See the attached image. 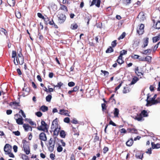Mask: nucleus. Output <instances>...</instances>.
I'll return each mask as SVG.
<instances>
[{
  "instance_id": "nucleus-58",
  "label": "nucleus",
  "mask_w": 160,
  "mask_h": 160,
  "mask_svg": "<svg viewBox=\"0 0 160 160\" xmlns=\"http://www.w3.org/2000/svg\"><path fill=\"white\" fill-rule=\"evenodd\" d=\"M63 121L65 122L69 123L70 122V119L68 117H66L64 118Z\"/></svg>"
},
{
  "instance_id": "nucleus-54",
  "label": "nucleus",
  "mask_w": 160,
  "mask_h": 160,
  "mask_svg": "<svg viewBox=\"0 0 160 160\" xmlns=\"http://www.w3.org/2000/svg\"><path fill=\"white\" fill-rule=\"evenodd\" d=\"M35 114L38 117H40L42 116V113L41 112H40V111H38V112H36Z\"/></svg>"
},
{
  "instance_id": "nucleus-50",
  "label": "nucleus",
  "mask_w": 160,
  "mask_h": 160,
  "mask_svg": "<svg viewBox=\"0 0 160 160\" xmlns=\"http://www.w3.org/2000/svg\"><path fill=\"white\" fill-rule=\"evenodd\" d=\"M12 133L13 134H14L17 136H19L20 135V133L18 131H13Z\"/></svg>"
},
{
  "instance_id": "nucleus-6",
  "label": "nucleus",
  "mask_w": 160,
  "mask_h": 160,
  "mask_svg": "<svg viewBox=\"0 0 160 160\" xmlns=\"http://www.w3.org/2000/svg\"><path fill=\"white\" fill-rule=\"evenodd\" d=\"M58 23L60 24L63 23L65 21L66 19V16L62 13H59L58 16Z\"/></svg>"
},
{
  "instance_id": "nucleus-51",
  "label": "nucleus",
  "mask_w": 160,
  "mask_h": 160,
  "mask_svg": "<svg viewBox=\"0 0 160 160\" xmlns=\"http://www.w3.org/2000/svg\"><path fill=\"white\" fill-rule=\"evenodd\" d=\"M55 155L53 153H51L50 155V157L52 160H54L55 159Z\"/></svg>"
},
{
  "instance_id": "nucleus-38",
  "label": "nucleus",
  "mask_w": 160,
  "mask_h": 160,
  "mask_svg": "<svg viewBox=\"0 0 160 160\" xmlns=\"http://www.w3.org/2000/svg\"><path fill=\"white\" fill-rule=\"evenodd\" d=\"M152 51V50L150 49H148L147 50H144L143 52H142V53L143 54H147L148 53H150Z\"/></svg>"
},
{
  "instance_id": "nucleus-26",
  "label": "nucleus",
  "mask_w": 160,
  "mask_h": 160,
  "mask_svg": "<svg viewBox=\"0 0 160 160\" xmlns=\"http://www.w3.org/2000/svg\"><path fill=\"white\" fill-rule=\"evenodd\" d=\"M117 61L120 65H121L123 63H124V61L122 59V57L119 56L118 57Z\"/></svg>"
},
{
  "instance_id": "nucleus-62",
  "label": "nucleus",
  "mask_w": 160,
  "mask_h": 160,
  "mask_svg": "<svg viewBox=\"0 0 160 160\" xmlns=\"http://www.w3.org/2000/svg\"><path fill=\"white\" fill-rule=\"evenodd\" d=\"M121 133H126L127 132V131L124 128H122L120 130Z\"/></svg>"
},
{
  "instance_id": "nucleus-53",
  "label": "nucleus",
  "mask_w": 160,
  "mask_h": 160,
  "mask_svg": "<svg viewBox=\"0 0 160 160\" xmlns=\"http://www.w3.org/2000/svg\"><path fill=\"white\" fill-rule=\"evenodd\" d=\"M6 155H8L10 157L14 158L15 157V156L13 153H12L11 152H10L7 153Z\"/></svg>"
},
{
  "instance_id": "nucleus-32",
  "label": "nucleus",
  "mask_w": 160,
  "mask_h": 160,
  "mask_svg": "<svg viewBox=\"0 0 160 160\" xmlns=\"http://www.w3.org/2000/svg\"><path fill=\"white\" fill-rule=\"evenodd\" d=\"M102 111H105L106 113H108V112L107 110V106L106 104L103 103L102 104Z\"/></svg>"
},
{
  "instance_id": "nucleus-33",
  "label": "nucleus",
  "mask_w": 160,
  "mask_h": 160,
  "mask_svg": "<svg viewBox=\"0 0 160 160\" xmlns=\"http://www.w3.org/2000/svg\"><path fill=\"white\" fill-rule=\"evenodd\" d=\"M60 135L61 138H64L66 136V132L63 130H61L60 132Z\"/></svg>"
},
{
  "instance_id": "nucleus-31",
  "label": "nucleus",
  "mask_w": 160,
  "mask_h": 160,
  "mask_svg": "<svg viewBox=\"0 0 160 160\" xmlns=\"http://www.w3.org/2000/svg\"><path fill=\"white\" fill-rule=\"evenodd\" d=\"M72 129L73 131L74 132V135H77L78 136H79V131L78 130V128H75L73 127H72Z\"/></svg>"
},
{
  "instance_id": "nucleus-13",
  "label": "nucleus",
  "mask_w": 160,
  "mask_h": 160,
  "mask_svg": "<svg viewBox=\"0 0 160 160\" xmlns=\"http://www.w3.org/2000/svg\"><path fill=\"white\" fill-rule=\"evenodd\" d=\"M100 3L101 0H92L90 6L95 4L97 7L99 8L100 7Z\"/></svg>"
},
{
  "instance_id": "nucleus-12",
  "label": "nucleus",
  "mask_w": 160,
  "mask_h": 160,
  "mask_svg": "<svg viewBox=\"0 0 160 160\" xmlns=\"http://www.w3.org/2000/svg\"><path fill=\"white\" fill-rule=\"evenodd\" d=\"M134 71L135 72V74L138 77H140V78H142V77L141 76V75H143V72H140L139 71V68L138 67H136L135 69H134Z\"/></svg>"
},
{
  "instance_id": "nucleus-21",
  "label": "nucleus",
  "mask_w": 160,
  "mask_h": 160,
  "mask_svg": "<svg viewBox=\"0 0 160 160\" xmlns=\"http://www.w3.org/2000/svg\"><path fill=\"white\" fill-rule=\"evenodd\" d=\"M59 9L65 12H67L68 11V8L65 5L63 4L60 5Z\"/></svg>"
},
{
  "instance_id": "nucleus-34",
  "label": "nucleus",
  "mask_w": 160,
  "mask_h": 160,
  "mask_svg": "<svg viewBox=\"0 0 160 160\" xmlns=\"http://www.w3.org/2000/svg\"><path fill=\"white\" fill-rule=\"evenodd\" d=\"M40 110L43 112H45L48 110V108L47 106L43 105L41 107Z\"/></svg>"
},
{
  "instance_id": "nucleus-43",
  "label": "nucleus",
  "mask_w": 160,
  "mask_h": 160,
  "mask_svg": "<svg viewBox=\"0 0 160 160\" xmlns=\"http://www.w3.org/2000/svg\"><path fill=\"white\" fill-rule=\"evenodd\" d=\"M129 91L128 89V87H124L123 90V92L124 93H126L129 92Z\"/></svg>"
},
{
  "instance_id": "nucleus-19",
  "label": "nucleus",
  "mask_w": 160,
  "mask_h": 160,
  "mask_svg": "<svg viewBox=\"0 0 160 160\" xmlns=\"http://www.w3.org/2000/svg\"><path fill=\"white\" fill-rule=\"evenodd\" d=\"M134 142L132 138H131L126 142V145L128 147L131 146Z\"/></svg>"
},
{
  "instance_id": "nucleus-52",
  "label": "nucleus",
  "mask_w": 160,
  "mask_h": 160,
  "mask_svg": "<svg viewBox=\"0 0 160 160\" xmlns=\"http://www.w3.org/2000/svg\"><path fill=\"white\" fill-rule=\"evenodd\" d=\"M140 56L138 55L134 54L131 56V58L133 59H138Z\"/></svg>"
},
{
  "instance_id": "nucleus-8",
  "label": "nucleus",
  "mask_w": 160,
  "mask_h": 160,
  "mask_svg": "<svg viewBox=\"0 0 160 160\" xmlns=\"http://www.w3.org/2000/svg\"><path fill=\"white\" fill-rule=\"evenodd\" d=\"M144 25L143 24H141L139 27V28L137 29V33H138L139 35H142L143 33L144 32Z\"/></svg>"
},
{
  "instance_id": "nucleus-56",
  "label": "nucleus",
  "mask_w": 160,
  "mask_h": 160,
  "mask_svg": "<svg viewBox=\"0 0 160 160\" xmlns=\"http://www.w3.org/2000/svg\"><path fill=\"white\" fill-rule=\"evenodd\" d=\"M136 157L137 158L142 159L143 157V153H141L139 155L138 154L136 155Z\"/></svg>"
},
{
  "instance_id": "nucleus-11",
  "label": "nucleus",
  "mask_w": 160,
  "mask_h": 160,
  "mask_svg": "<svg viewBox=\"0 0 160 160\" xmlns=\"http://www.w3.org/2000/svg\"><path fill=\"white\" fill-rule=\"evenodd\" d=\"M39 139L41 141L45 142L47 140V137L46 134L44 132H41L39 135Z\"/></svg>"
},
{
  "instance_id": "nucleus-55",
  "label": "nucleus",
  "mask_w": 160,
  "mask_h": 160,
  "mask_svg": "<svg viewBox=\"0 0 160 160\" xmlns=\"http://www.w3.org/2000/svg\"><path fill=\"white\" fill-rule=\"evenodd\" d=\"M75 83L73 82H71L68 83V85L70 87H72L74 86Z\"/></svg>"
},
{
  "instance_id": "nucleus-1",
  "label": "nucleus",
  "mask_w": 160,
  "mask_h": 160,
  "mask_svg": "<svg viewBox=\"0 0 160 160\" xmlns=\"http://www.w3.org/2000/svg\"><path fill=\"white\" fill-rule=\"evenodd\" d=\"M18 56L16 57V62L14 60V64L16 65H18L19 64L22 65L24 62V58L22 54V49L21 48L17 50Z\"/></svg>"
},
{
  "instance_id": "nucleus-64",
  "label": "nucleus",
  "mask_w": 160,
  "mask_h": 160,
  "mask_svg": "<svg viewBox=\"0 0 160 160\" xmlns=\"http://www.w3.org/2000/svg\"><path fill=\"white\" fill-rule=\"evenodd\" d=\"M37 15L38 16V17L41 18H42L43 19V18H44V17L42 15V14L40 13H37Z\"/></svg>"
},
{
  "instance_id": "nucleus-35",
  "label": "nucleus",
  "mask_w": 160,
  "mask_h": 160,
  "mask_svg": "<svg viewBox=\"0 0 160 160\" xmlns=\"http://www.w3.org/2000/svg\"><path fill=\"white\" fill-rule=\"evenodd\" d=\"M78 25L76 23L72 24L71 25V28L73 30H75L78 28Z\"/></svg>"
},
{
  "instance_id": "nucleus-9",
  "label": "nucleus",
  "mask_w": 160,
  "mask_h": 160,
  "mask_svg": "<svg viewBox=\"0 0 160 160\" xmlns=\"http://www.w3.org/2000/svg\"><path fill=\"white\" fill-rule=\"evenodd\" d=\"M4 151L5 154L11 152L12 147L11 145L8 144H6L4 147Z\"/></svg>"
},
{
  "instance_id": "nucleus-47",
  "label": "nucleus",
  "mask_w": 160,
  "mask_h": 160,
  "mask_svg": "<svg viewBox=\"0 0 160 160\" xmlns=\"http://www.w3.org/2000/svg\"><path fill=\"white\" fill-rule=\"evenodd\" d=\"M126 33L125 32H123L122 34L120 36V37L118 38V39L119 40H120L121 39H122L125 36Z\"/></svg>"
},
{
  "instance_id": "nucleus-24",
  "label": "nucleus",
  "mask_w": 160,
  "mask_h": 160,
  "mask_svg": "<svg viewBox=\"0 0 160 160\" xmlns=\"http://www.w3.org/2000/svg\"><path fill=\"white\" fill-rule=\"evenodd\" d=\"M17 123L19 125H22L23 124V118L22 117L18 118H15Z\"/></svg>"
},
{
  "instance_id": "nucleus-42",
  "label": "nucleus",
  "mask_w": 160,
  "mask_h": 160,
  "mask_svg": "<svg viewBox=\"0 0 160 160\" xmlns=\"http://www.w3.org/2000/svg\"><path fill=\"white\" fill-rule=\"evenodd\" d=\"M127 51L126 50H122L121 51L120 53V54L119 56L122 57V55L127 54Z\"/></svg>"
},
{
  "instance_id": "nucleus-36",
  "label": "nucleus",
  "mask_w": 160,
  "mask_h": 160,
  "mask_svg": "<svg viewBox=\"0 0 160 160\" xmlns=\"http://www.w3.org/2000/svg\"><path fill=\"white\" fill-rule=\"evenodd\" d=\"M119 111L117 108L114 109V114L115 117H118L119 114Z\"/></svg>"
},
{
  "instance_id": "nucleus-57",
  "label": "nucleus",
  "mask_w": 160,
  "mask_h": 160,
  "mask_svg": "<svg viewBox=\"0 0 160 160\" xmlns=\"http://www.w3.org/2000/svg\"><path fill=\"white\" fill-rule=\"evenodd\" d=\"M123 83V82L122 81L115 88V91H117L118 89L120 88L121 87L122 85V84ZM116 92V91H115Z\"/></svg>"
},
{
  "instance_id": "nucleus-63",
  "label": "nucleus",
  "mask_w": 160,
  "mask_h": 160,
  "mask_svg": "<svg viewBox=\"0 0 160 160\" xmlns=\"http://www.w3.org/2000/svg\"><path fill=\"white\" fill-rule=\"evenodd\" d=\"M70 160H76L75 155L73 153H72L70 158Z\"/></svg>"
},
{
  "instance_id": "nucleus-17",
  "label": "nucleus",
  "mask_w": 160,
  "mask_h": 160,
  "mask_svg": "<svg viewBox=\"0 0 160 160\" xmlns=\"http://www.w3.org/2000/svg\"><path fill=\"white\" fill-rule=\"evenodd\" d=\"M149 96H148L147 97V103L146 105L147 106H148V105H149L150 104H152V105H153L154 102V99H153L152 98H150V100H148L149 98Z\"/></svg>"
},
{
  "instance_id": "nucleus-23",
  "label": "nucleus",
  "mask_w": 160,
  "mask_h": 160,
  "mask_svg": "<svg viewBox=\"0 0 160 160\" xmlns=\"http://www.w3.org/2000/svg\"><path fill=\"white\" fill-rule=\"evenodd\" d=\"M22 90L24 92L22 94L23 97L26 96L29 94L30 90L29 88H26L25 89L24 88H23Z\"/></svg>"
},
{
  "instance_id": "nucleus-2",
  "label": "nucleus",
  "mask_w": 160,
  "mask_h": 160,
  "mask_svg": "<svg viewBox=\"0 0 160 160\" xmlns=\"http://www.w3.org/2000/svg\"><path fill=\"white\" fill-rule=\"evenodd\" d=\"M148 116V113L146 110H142L139 114H137V116L133 117L135 120L138 121H141L144 120V117H147Z\"/></svg>"
},
{
  "instance_id": "nucleus-61",
  "label": "nucleus",
  "mask_w": 160,
  "mask_h": 160,
  "mask_svg": "<svg viewBox=\"0 0 160 160\" xmlns=\"http://www.w3.org/2000/svg\"><path fill=\"white\" fill-rule=\"evenodd\" d=\"M19 113H21V114H22V115L23 116V117L24 118H25L26 117V115H25V113H24L23 111L22 110V109H21L20 111H19Z\"/></svg>"
},
{
  "instance_id": "nucleus-5",
  "label": "nucleus",
  "mask_w": 160,
  "mask_h": 160,
  "mask_svg": "<svg viewBox=\"0 0 160 160\" xmlns=\"http://www.w3.org/2000/svg\"><path fill=\"white\" fill-rule=\"evenodd\" d=\"M55 141H53L51 138L48 141V145L49 151L51 152H53L54 150Z\"/></svg>"
},
{
  "instance_id": "nucleus-18",
  "label": "nucleus",
  "mask_w": 160,
  "mask_h": 160,
  "mask_svg": "<svg viewBox=\"0 0 160 160\" xmlns=\"http://www.w3.org/2000/svg\"><path fill=\"white\" fill-rule=\"evenodd\" d=\"M59 111L60 112L59 113L61 115L70 116L68 114V110H65L64 109H60Z\"/></svg>"
},
{
  "instance_id": "nucleus-29",
  "label": "nucleus",
  "mask_w": 160,
  "mask_h": 160,
  "mask_svg": "<svg viewBox=\"0 0 160 160\" xmlns=\"http://www.w3.org/2000/svg\"><path fill=\"white\" fill-rule=\"evenodd\" d=\"M160 39V35H158V36L153 37L152 38L153 42V43L159 41Z\"/></svg>"
},
{
  "instance_id": "nucleus-44",
  "label": "nucleus",
  "mask_w": 160,
  "mask_h": 160,
  "mask_svg": "<svg viewBox=\"0 0 160 160\" xmlns=\"http://www.w3.org/2000/svg\"><path fill=\"white\" fill-rule=\"evenodd\" d=\"M16 16L18 19H20L21 17V14L20 12L18 11L16 12Z\"/></svg>"
},
{
  "instance_id": "nucleus-40",
  "label": "nucleus",
  "mask_w": 160,
  "mask_h": 160,
  "mask_svg": "<svg viewBox=\"0 0 160 160\" xmlns=\"http://www.w3.org/2000/svg\"><path fill=\"white\" fill-rule=\"evenodd\" d=\"M0 31L2 32L6 36H7L8 35V32L4 28H0Z\"/></svg>"
},
{
  "instance_id": "nucleus-45",
  "label": "nucleus",
  "mask_w": 160,
  "mask_h": 160,
  "mask_svg": "<svg viewBox=\"0 0 160 160\" xmlns=\"http://www.w3.org/2000/svg\"><path fill=\"white\" fill-rule=\"evenodd\" d=\"M52 97L51 95H48L46 98V100L47 101L49 102L51 101Z\"/></svg>"
},
{
  "instance_id": "nucleus-39",
  "label": "nucleus",
  "mask_w": 160,
  "mask_h": 160,
  "mask_svg": "<svg viewBox=\"0 0 160 160\" xmlns=\"http://www.w3.org/2000/svg\"><path fill=\"white\" fill-rule=\"evenodd\" d=\"M113 49L111 47H110L108 48L106 51V53H109L113 52Z\"/></svg>"
},
{
  "instance_id": "nucleus-46",
  "label": "nucleus",
  "mask_w": 160,
  "mask_h": 160,
  "mask_svg": "<svg viewBox=\"0 0 160 160\" xmlns=\"http://www.w3.org/2000/svg\"><path fill=\"white\" fill-rule=\"evenodd\" d=\"M63 85V83L61 82H58L57 84L56 85L57 87H58L59 89H61V87Z\"/></svg>"
},
{
  "instance_id": "nucleus-28",
  "label": "nucleus",
  "mask_w": 160,
  "mask_h": 160,
  "mask_svg": "<svg viewBox=\"0 0 160 160\" xmlns=\"http://www.w3.org/2000/svg\"><path fill=\"white\" fill-rule=\"evenodd\" d=\"M54 130L53 131V135L54 136H57L59 133L60 130V128H54Z\"/></svg>"
},
{
  "instance_id": "nucleus-16",
  "label": "nucleus",
  "mask_w": 160,
  "mask_h": 160,
  "mask_svg": "<svg viewBox=\"0 0 160 160\" xmlns=\"http://www.w3.org/2000/svg\"><path fill=\"white\" fill-rule=\"evenodd\" d=\"M138 18H140L141 21H143L146 19L144 13L143 12H140L138 16Z\"/></svg>"
},
{
  "instance_id": "nucleus-4",
  "label": "nucleus",
  "mask_w": 160,
  "mask_h": 160,
  "mask_svg": "<svg viewBox=\"0 0 160 160\" xmlns=\"http://www.w3.org/2000/svg\"><path fill=\"white\" fill-rule=\"evenodd\" d=\"M38 130L43 131H48V127L47 124L43 120L41 121V125L37 127Z\"/></svg>"
},
{
  "instance_id": "nucleus-59",
  "label": "nucleus",
  "mask_w": 160,
  "mask_h": 160,
  "mask_svg": "<svg viewBox=\"0 0 160 160\" xmlns=\"http://www.w3.org/2000/svg\"><path fill=\"white\" fill-rule=\"evenodd\" d=\"M108 151V148L107 147H105L103 149V152L104 153H106Z\"/></svg>"
},
{
  "instance_id": "nucleus-48",
  "label": "nucleus",
  "mask_w": 160,
  "mask_h": 160,
  "mask_svg": "<svg viewBox=\"0 0 160 160\" xmlns=\"http://www.w3.org/2000/svg\"><path fill=\"white\" fill-rule=\"evenodd\" d=\"M63 148L61 145H58L57 148V151L58 152H60L62 150Z\"/></svg>"
},
{
  "instance_id": "nucleus-10",
  "label": "nucleus",
  "mask_w": 160,
  "mask_h": 160,
  "mask_svg": "<svg viewBox=\"0 0 160 160\" xmlns=\"http://www.w3.org/2000/svg\"><path fill=\"white\" fill-rule=\"evenodd\" d=\"M60 127L58 124L57 118H56L52 122L51 125V129L56 128H60Z\"/></svg>"
},
{
  "instance_id": "nucleus-49",
  "label": "nucleus",
  "mask_w": 160,
  "mask_h": 160,
  "mask_svg": "<svg viewBox=\"0 0 160 160\" xmlns=\"http://www.w3.org/2000/svg\"><path fill=\"white\" fill-rule=\"evenodd\" d=\"M117 40H115L113 41L112 42L111 45L113 48L115 47L117 45V43L116 42Z\"/></svg>"
},
{
  "instance_id": "nucleus-20",
  "label": "nucleus",
  "mask_w": 160,
  "mask_h": 160,
  "mask_svg": "<svg viewBox=\"0 0 160 160\" xmlns=\"http://www.w3.org/2000/svg\"><path fill=\"white\" fill-rule=\"evenodd\" d=\"M23 127L25 131H28L29 129H30L31 131H32V130L31 127L28 124H24L23 125Z\"/></svg>"
},
{
  "instance_id": "nucleus-27",
  "label": "nucleus",
  "mask_w": 160,
  "mask_h": 160,
  "mask_svg": "<svg viewBox=\"0 0 160 160\" xmlns=\"http://www.w3.org/2000/svg\"><path fill=\"white\" fill-rule=\"evenodd\" d=\"M128 131L129 132H131L133 133H137L138 131L137 130L134 128H129L127 129Z\"/></svg>"
},
{
  "instance_id": "nucleus-37",
  "label": "nucleus",
  "mask_w": 160,
  "mask_h": 160,
  "mask_svg": "<svg viewBox=\"0 0 160 160\" xmlns=\"http://www.w3.org/2000/svg\"><path fill=\"white\" fill-rule=\"evenodd\" d=\"M145 61L150 62H151L152 57L150 56H147L144 58Z\"/></svg>"
},
{
  "instance_id": "nucleus-15",
  "label": "nucleus",
  "mask_w": 160,
  "mask_h": 160,
  "mask_svg": "<svg viewBox=\"0 0 160 160\" xmlns=\"http://www.w3.org/2000/svg\"><path fill=\"white\" fill-rule=\"evenodd\" d=\"M9 105L11 106L12 105H14V109H19V108H18V107L20 106L19 102H17L15 101L10 102L9 103Z\"/></svg>"
},
{
  "instance_id": "nucleus-14",
  "label": "nucleus",
  "mask_w": 160,
  "mask_h": 160,
  "mask_svg": "<svg viewBox=\"0 0 160 160\" xmlns=\"http://www.w3.org/2000/svg\"><path fill=\"white\" fill-rule=\"evenodd\" d=\"M152 21L154 23L153 27L156 29H160V21H158L156 22L155 20H153Z\"/></svg>"
},
{
  "instance_id": "nucleus-30",
  "label": "nucleus",
  "mask_w": 160,
  "mask_h": 160,
  "mask_svg": "<svg viewBox=\"0 0 160 160\" xmlns=\"http://www.w3.org/2000/svg\"><path fill=\"white\" fill-rule=\"evenodd\" d=\"M7 2L11 7H13L15 5V0H8Z\"/></svg>"
},
{
  "instance_id": "nucleus-41",
  "label": "nucleus",
  "mask_w": 160,
  "mask_h": 160,
  "mask_svg": "<svg viewBox=\"0 0 160 160\" xmlns=\"http://www.w3.org/2000/svg\"><path fill=\"white\" fill-rule=\"evenodd\" d=\"M17 57V52L15 51H12V58H14V59L15 60V57L16 58Z\"/></svg>"
},
{
  "instance_id": "nucleus-3",
  "label": "nucleus",
  "mask_w": 160,
  "mask_h": 160,
  "mask_svg": "<svg viewBox=\"0 0 160 160\" xmlns=\"http://www.w3.org/2000/svg\"><path fill=\"white\" fill-rule=\"evenodd\" d=\"M22 143L23 144V148L24 152L26 154H28L30 152L29 142L26 140L24 139L22 140Z\"/></svg>"
},
{
  "instance_id": "nucleus-7",
  "label": "nucleus",
  "mask_w": 160,
  "mask_h": 160,
  "mask_svg": "<svg viewBox=\"0 0 160 160\" xmlns=\"http://www.w3.org/2000/svg\"><path fill=\"white\" fill-rule=\"evenodd\" d=\"M43 20L44 23L46 25L49 24L50 25H52V24H54V21L53 19H52L51 21H50V18L47 16H45V17H44Z\"/></svg>"
},
{
  "instance_id": "nucleus-25",
  "label": "nucleus",
  "mask_w": 160,
  "mask_h": 160,
  "mask_svg": "<svg viewBox=\"0 0 160 160\" xmlns=\"http://www.w3.org/2000/svg\"><path fill=\"white\" fill-rule=\"evenodd\" d=\"M139 80V78H138L137 77L134 76L132 79V81L130 83V85H131L135 84Z\"/></svg>"
},
{
  "instance_id": "nucleus-60",
  "label": "nucleus",
  "mask_w": 160,
  "mask_h": 160,
  "mask_svg": "<svg viewBox=\"0 0 160 160\" xmlns=\"http://www.w3.org/2000/svg\"><path fill=\"white\" fill-rule=\"evenodd\" d=\"M101 72L104 74V76H108V75L109 72L107 71L101 70Z\"/></svg>"
},
{
  "instance_id": "nucleus-22",
  "label": "nucleus",
  "mask_w": 160,
  "mask_h": 160,
  "mask_svg": "<svg viewBox=\"0 0 160 160\" xmlns=\"http://www.w3.org/2000/svg\"><path fill=\"white\" fill-rule=\"evenodd\" d=\"M143 48H145L147 46L149 42V38L147 37L143 38Z\"/></svg>"
}]
</instances>
